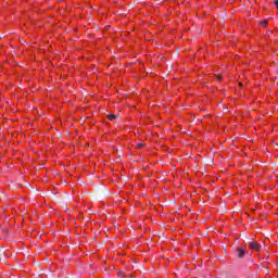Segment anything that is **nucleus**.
I'll return each mask as SVG.
<instances>
[{
  "label": "nucleus",
  "mask_w": 278,
  "mask_h": 278,
  "mask_svg": "<svg viewBox=\"0 0 278 278\" xmlns=\"http://www.w3.org/2000/svg\"><path fill=\"white\" fill-rule=\"evenodd\" d=\"M261 25H264V27H266V26L268 25V21H266V20H265V21H262V22H261Z\"/></svg>",
  "instance_id": "20e7f679"
},
{
  "label": "nucleus",
  "mask_w": 278,
  "mask_h": 278,
  "mask_svg": "<svg viewBox=\"0 0 278 278\" xmlns=\"http://www.w3.org/2000/svg\"><path fill=\"white\" fill-rule=\"evenodd\" d=\"M109 121H114L116 116L114 114H109L108 115Z\"/></svg>",
  "instance_id": "7ed1b4c3"
},
{
  "label": "nucleus",
  "mask_w": 278,
  "mask_h": 278,
  "mask_svg": "<svg viewBox=\"0 0 278 278\" xmlns=\"http://www.w3.org/2000/svg\"><path fill=\"white\" fill-rule=\"evenodd\" d=\"M142 147H144V143H138L137 144V149H142Z\"/></svg>",
  "instance_id": "39448f33"
},
{
  "label": "nucleus",
  "mask_w": 278,
  "mask_h": 278,
  "mask_svg": "<svg viewBox=\"0 0 278 278\" xmlns=\"http://www.w3.org/2000/svg\"><path fill=\"white\" fill-rule=\"evenodd\" d=\"M216 77H217L218 81H223V76L217 75Z\"/></svg>",
  "instance_id": "423d86ee"
},
{
  "label": "nucleus",
  "mask_w": 278,
  "mask_h": 278,
  "mask_svg": "<svg viewBox=\"0 0 278 278\" xmlns=\"http://www.w3.org/2000/svg\"><path fill=\"white\" fill-rule=\"evenodd\" d=\"M237 255L238 257H243L244 255H247V252L242 248H237Z\"/></svg>",
  "instance_id": "f03ea898"
},
{
  "label": "nucleus",
  "mask_w": 278,
  "mask_h": 278,
  "mask_svg": "<svg viewBox=\"0 0 278 278\" xmlns=\"http://www.w3.org/2000/svg\"><path fill=\"white\" fill-rule=\"evenodd\" d=\"M274 3H275V5H276V8L278 10V0H274Z\"/></svg>",
  "instance_id": "0eeeda50"
},
{
  "label": "nucleus",
  "mask_w": 278,
  "mask_h": 278,
  "mask_svg": "<svg viewBox=\"0 0 278 278\" xmlns=\"http://www.w3.org/2000/svg\"><path fill=\"white\" fill-rule=\"evenodd\" d=\"M250 249H252L253 251H262V245L255 241L250 242Z\"/></svg>",
  "instance_id": "f257e3e1"
}]
</instances>
